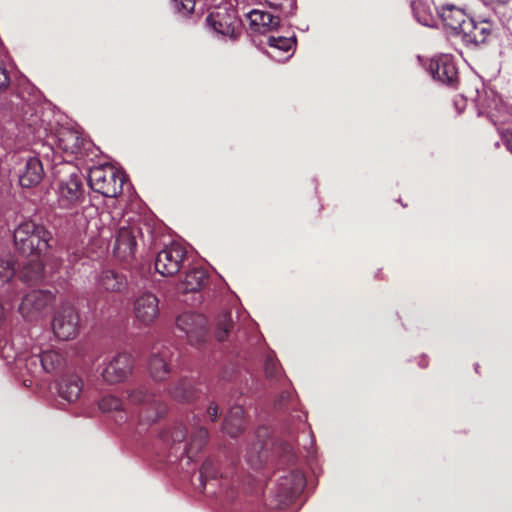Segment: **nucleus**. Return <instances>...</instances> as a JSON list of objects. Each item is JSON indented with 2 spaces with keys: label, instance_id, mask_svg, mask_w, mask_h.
Segmentation results:
<instances>
[{
  "label": "nucleus",
  "instance_id": "1",
  "mask_svg": "<svg viewBox=\"0 0 512 512\" xmlns=\"http://www.w3.org/2000/svg\"><path fill=\"white\" fill-rule=\"evenodd\" d=\"M125 393L127 405L139 407L137 412L139 430L148 428L164 415V404L149 391L146 385L127 388Z\"/></svg>",
  "mask_w": 512,
  "mask_h": 512
},
{
  "label": "nucleus",
  "instance_id": "2",
  "mask_svg": "<svg viewBox=\"0 0 512 512\" xmlns=\"http://www.w3.org/2000/svg\"><path fill=\"white\" fill-rule=\"evenodd\" d=\"M52 235L43 225L34 221L20 223L14 230L16 249L24 255L41 256L50 248Z\"/></svg>",
  "mask_w": 512,
  "mask_h": 512
},
{
  "label": "nucleus",
  "instance_id": "3",
  "mask_svg": "<svg viewBox=\"0 0 512 512\" xmlns=\"http://www.w3.org/2000/svg\"><path fill=\"white\" fill-rule=\"evenodd\" d=\"M60 177L56 185L57 201L62 208H72L84 197L81 175L66 163L59 170Z\"/></svg>",
  "mask_w": 512,
  "mask_h": 512
},
{
  "label": "nucleus",
  "instance_id": "4",
  "mask_svg": "<svg viewBox=\"0 0 512 512\" xmlns=\"http://www.w3.org/2000/svg\"><path fill=\"white\" fill-rule=\"evenodd\" d=\"M90 187L105 197H116L122 191L124 175L112 165H100L90 169Z\"/></svg>",
  "mask_w": 512,
  "mask_h": 512
},
{
  "label": "nucleus",
  "instance_id": "5",
  "mask_svg": "<svg viewBox=\"0 0 512 512\" xmlns=\"http://www.w3.org/2000/svg\"><path fill=\"white\" fill-rule=\"evenodd\" d=\"M133 367L132 356L120 352L105 359L101 377L108 384L121 383L132 374Z\"/></svg>",
  "mask_w": 512,
  "mask_h": 512
},
{
  "label": "nucleus",
  "instance_id": "6",
  "mask_svg": "<svg viewBox=\"0 0 512 512\" xmlns=\"http://www.w3.org/2000/svg\"><path fill=\"white\" fill-rule=\"evenodd\" d=\"M214 32L230 39H236L241 33V23L233 9L219 8L206 19Z\"/></svg>",
  "mask_w": 512,
  "mask_h": 512
},
{
  "label": "nucleus",
  "instance_id": "7",
  "mask_svg": "<svg viewBox=\"0 0 512 512\" xmlns=\"http://www.w3.org/2000/svg\"><path fill=\"white\" fill-rule=\"evenodd\" d=\"M140 235V229L135 224L123 225L119 228L113 253L120 261H129L134 257L137 247V238Z\"/></svg>",
  "mask_w": 512,
  "mask_h": 512
},
{
  "label": "nucleus",
  "instance_id": "8",
  "mask_svg": "<svg viewBox=\"0 0 512 512\" xmlns=\"http://www.w3.org/2000/svg\"><path fill=\"white\" fill-rule=\"evenodd\" d=\"M186 250L179 243H172L161 250L155 260L156 270L163 276H173L182 265Z\"/></svg>",
  "mask_w": 512,
  "mask_h": 512
},
{
  "label": "nucleus",
  "instance_id": "9",
  "mask_svg": "<svg viewBox=\"0 0 512 512\" xmlns=\"http://www.w3.org/2000/svg\"><path fill=\"white\" fill-rule=\"evenodd\" d=\"M52 329L61 340L73 339L79 329V316L72 306H63L55 314Z\"/></svg>",
  "mask_w": 512,
  "mask_h": 512
},
{
  "label": "nucleus",
  "instance_id": "10",
  "mask_svg": "<svg viewBox=\"0 0 512 512\" xmlns=\"http://www.w3.org/2000/svg\"><path fill=\"white\" fill-rule=\"evenodd\" d=\"M53 295L48 291L35 290L26 294L19 305L21 316L27 321L41 318L45 308L52 302Z\"/></svg>",
  "mask_w": 512,
  "mask_h": 512
},
{
  "label": "nucleus",
  "instance_id": "11",
  "mask_svg": "<svg viewBox=\"0 0 512 512\" xmlns=\"http://www.w3.org/2000/svg\"><path fill=\"white\" fill-rule=\"evenodd\" d=\"M177 328L185 333L192 345L202 342L206 337V319L204 316L192 312L180 314L176 319Z\"/></svg>",
  "mask_w": 512,
  "mask_h": 512
},
{
  "label": "nucleus",
  "instance_id": "12",
  "mask_svg": "<svg viewBox=\"0 0 512 512\" xmlns=\"http://www.w3.org/2000/svg\"><path fill=\"white\" fill-rule=\"evenodd\" d=\"M133 311L141 325L149 326L159 317V300L153 293L143 292L135 298Z\"/></svg>",
  "mask_w": 512,
  "mask_h": 512
},
{
  "label": "nucleus",
  "instance_id": "13",
  "mask_svg": "<svg viewBox=\"0 0 512 512\" xmlns=\"http://www.w3.org/2000/svg\"><path fill=\"white\" fill-rule=\"evenodd\" d=\"M23 165L19 168V183L24 188H31L41 183L44 177V168L40 159L28 154L22 158Z\"/></svg>",
  "mask_w": 512,
  "mask_h": 512
},
{
  "label": "nucleus",
  "instance_id": "14",
  "mask_svg": "<svg viewBox=\"0 0 512 512\" xmlns=\"http://www.w3.org/2000/svg\"><path fill=\"white\" fill-rule=\"evenodd\" d=\"M493 25L488 19L469 17L459 34L467 44L478 45L484 43L492 32Z\"/></svg>",
  "mask_w": 512,
  "mask_h": 512
},
{
  "label": "nucleus",
  "instance_id": "15",
  "mask_svg": "<svg viewBox=\"0 0 512 512\" xmlns=\"http://www.w3.org/2000/svg\"><path fill=\"white\" fill-rule=\"evenodd\" d=\"M173 352L169 347H160L149 358L148 370L155 381L165 380L171 371Z\"/></svg>",
  "mask_w": 512,
  "mask_h": 512
},
{
  "label": "nucleus",
  "instance_id": "16",
  "mask_svg": "<svg viewBox=\"0 0 512 512\" xmlns=\"http://www.w3.org/2000/svg\"><path fill=\"white\" fill-rule=\"evenodd\" d=\"M305 479L301 472L291 471L278 479V497L282 503L292 501L304 488Z\"/></svg>",
  "mask_w": 512,
  "mask_h": 512
},
{
  "label": "nucleus",
  "instance_id": "17",
  "mask_svg": "<svg viewBox=\"0 0 512 512\" xmlns=\"http://www.w3.org/2000/svg\"><path fill=\"white\" fill-rule=\"evenodd\" d=\"M438 14L445 27L451 29L458 35L461 33L470 17L463 9L452 4L443 5L439 9Z\"/></svg>",
  "mask_w": 512,
  "mask_h": 512
},
{
  "label": "nucleus",
  "instance_id": "18",
  "mask_svg": "<svg viewBox=\"0 0 512 512\" xmlns=\"http://www.w3.org/2000/svg\"><path fill=\"white\" fill-rule=\"evenodd\" d=\"M429 69L433 78L442 83L452 84L457 79L456 66L449 56L432 59Z\"/></svg>",
  "mask_w": 512,
  "mask_h": 512
},
{
  "label": "nucleus",
  "instance_id": "19",
  "mask_svg": "<svg viewBox=\"0 0 512 512\" xmlns=\"http://www.w3.org/2000/svg\"><path fill=\"white\" fill-rule=\"evenodd\" d=\"M83 380L77 374L64 375L58 384L59 396L69 402H76L83 392Z\"/></svg>",
  "mask_w": 512,
  "mask_h": 512
},
{
  "label": "nucleus",
  "instance_id": "20",
  "mask_svg": "<svg viewBox=\"0 0 512 512\" xmlns=\"http://www.w3.org/2000/svg\"><path fill=\"white\" fill-rule=\"evenodd\" d=\"M249 27L252 32L265 34L279 26V19L262 10H252L247 14Z\"/></svg>",
  "mask_w": 512,
  "mask_h": 512
},
{
  "label": "nucleus",
  "instance_id": "21",
  "mask_svg": "<svg viewBox=\"0 0 512 512\" xmlns=\"http://www.w3.org/2000/svg\"><path fill=\"white\" fill-rule=\"evenodd\" d=\"M58 146L68 154H76L80 151L83 138L77 130L62 127L57 133Z\"/></svg>",
  "mask_w": 512,
  "mask_h": 512
},
{
  "label": "nucleus",
  "instance_id": "22",
  "mask_svg": "<svg viewBox=\"0 0 512 512\" xmlns=\"http://www.w3.org/2000/svg\"><path fill=\"white\" fill-rule=\"evenodd\" d=\"M206 279V272L202 268H193L186 273L179 284V290L184 293L195 292L204 285Z\"/></svg>",
  "mask_w": 512,
  "mask_h": 512
},
{
  "label": "nucleus",
  "instance_id": "23",
  "mask_svg": "<svg viewBox=\"0 0 512 512\" xmlns=\"http://www.w3.org/2000/svg\"><path fill=\"white\" fill-rule=\"evenodd\" d=\"M244 410L241 406L230 409L224 422V431L231 437L238 435L244 427Z\"/></svg>",
  "mask_w": 512,
  "mask_h": 512
},
{
  "label": "nucleus",
  "instance_id": "24",
  "mask_svg": "<svg viewBox=\"0 0 512 512\" xmlns=\"http://www.w3.org/2000/svg\"><path fill=\"white\" fill-rule=\"evenodd\" d=\"M126 284L125 276L114 270H105L99 277V285L107 291H122L126 287Z\"/></svg>",
  "mask_w": 512,
  "mask_h": 512
},
{
  "label": "nucleus",
  "instance_id": "25",
  "mask_svg": "<svg viewBox=\"0 0 512 512\" xmlns=\"http://www.w3.org/2000/svg\"><path fill=\"white\" fill-rule=\"evenodd\" d=\"M189 453L201 449L207 441L208 432L199 424V420L194 419L189 426Z\"/></svg>",
  "mask_w": 512,
  "mask_h": 512
},
{
  "label": "nucleus",
  "instance_id": "26",
  "mask_svg": "<svg viewBox=\"0 0 512 512\" xmlns=\"http://www.w3.org/2000/svg\"><path fill=\"white\" fill-rule=\"evenodd\" d=\"M268 45L271 48L269 52L270 56L278 61L282 60L280 58L281 52H289L294 46V40L292 38L287 37H269Z\"/></svg>",
  "mask_w": 512,
  "mask_h": 512
},
{
  "label": "nucleus",
  "instance_id": "27",
  "mask_svg": "<svg viewBox=\"0 0 512 512\" xmlns=\"http://www.w3.org/2000/svg\"><path fill=\"white\" fill-rule=\"evenodd\" d=\"M63 357L54 350H47L41 352L39 369H44V372H51L62 364Z\"/></svg>",
  "mask_w": 512,
  "mask_h": 512
},
{
  "label": "nucleus",
  "instance_id": "28",
  "mask_svg": "<svg viewBox=\"0 0 512 512\" xmlns=\"http://www.w3.org/2000/svg\"><path fill=\"white\" fill-rule=\"evenodd\" d=\"M16 273V261L11 254L0 256V281H10Z\"/></svg>",
  "mask_w": 512,
  "mask_h": 512
},
{
  "label": "nucleus",
  "instance_id": "29",
  "mask_svg": "<svg viewBox=\"0 0 512 512\" xmlns=\"http://www.w3.org/2000/svg\"><path fill=\"white\" fill-rule=\"evenodd\" d=\"M98 408L103 413H110L114 411H124L125 404L124 402L114 396V395H105L101 397L97 403Z\"/></svg>",
  "mask_w": 512,
  "mask_h": 512
},
{
  "label": "nucleus",
  "instance_id": "30",
  "mask_svg": "<svg viewBox=\"0 0 512 512\" xmlns=\"http://www.w3.org/2000/svg\"><path fill=\"white\" fill-rule=\"evenodd\" d=\"M42 350L35 349L34 352H32L31 355L28 357H25L23 355L17 357L18 364H22V362H25V367L27 370L34 375L40 374L41 372H44V369H39L37 367L40 366V357H41Z\"/></svg>",
  "mask_w": 512,
  "mask_h": 512
},
{
  "label": "nucleus",
  "instance_id": "31",
  "mask_svg": "<svg viewBox=\"0 0 512 512\" xmlns=\"http://www.w3.org/2000/svg\"><path fill=\"white\" fill-rule=\"evenodd\" d=\"M178 401H189L193 397L192 384L189 380H181L171 392Z\"/></svg>",
  "mask_w": 512,
  "mask_h": 512
},
{
  "label": "nucleus",
  "instance_id": "32",
  "mask_svg": "<svg viewBox=\"0 0 512 512\" xmlns=\"http://www.w3.org/2000/svg\"><path fill=\"white\" fill-rule=\"evenodd\" d=\"M232 327V322L229 314H223L217 322L216 337L218 341H224Z\"/></svg>",
  "mask_w": 512,
  "mask_h": 512
},
{
  "label": "nucleus",
  "instance_id": "33",
  "mask_svg": "<svg viewBox=\"0 0 512 512\" xmlns=\"http://www.w3.org/2000/svg\"><path fill=\"white\" fill-rule=\"evenodd\" d=\"M188 429L182 424L175 425L172 431L164 437L165 441H171L172 443H180L186 439Z\"/></svg>",
  "mask_w": 512,
  "mask_h": 512
},
{
  "label": "nucleus",
  "instance_id": "34",
  "mask_svg": "<svg viewBox=\"0 0 512 512\" xmlns=\"http://www.w3.org/2000/svg\"><path fill=\"white\" fill-rule=\"evenodd\" d=\"M174 5L179 13L188 15L195 8V0H175Z\"/></svg>",
  "mask_w": 512,
  "mask_h": 512
},
{
  "label": "nucleus",
  "instance_id": "35",
  "mask_svg": "<svg viewBox=\"0 0 512 512\" xmlns=\"http://www.w3.org/2000/svg\"><path fill=\"white\" fill-rule=\"evenodd\" d=\"M202 480H208L214 477V466L212 462H205L200 472Z\"/></svg>",
  "mask_w": 512,
  "mask_h": 512
},
{
  "label": "nucleus",
  "instance_id": "36",
  "mask_svg": "<svg viewBox=\"0 0 512 512\" xmlns=\"http://www.w3.org/2000/svg\"><path fill=\"white\" fill-rule=\"evenodd\" d=\"M9 85V76L6 69L0 64V90L7 88Z\"/></svg>",
  "mask_w": 512,
  "mask_h": 512
},
{
  "label": "nucleus",
  "instance_id": "37",
  "mask_svg": "<svg viewBox=\"0 0 512 512\" xmlns=\"http://www.w3.org/2000/svg\"><path fill=\"white\" fill-rule=\"evenodd\" d=\"M206 417L214 422L218 418V407L211 403L206 411Z\"/></svg>",
  "mask_w": 512,
  "mask_h": 512
},
{
  "label": "nucleus",
  "instance_id": "38",
  "mask_svg": "<svg viewBox=\"0 0 512 512\" xmlns=\"http://www.w3.org/2000/svg\"><path fill=\"white\" fill-rule=\"evenodd\" d=\"M276 369H277L276 362L273 359H267L266 365H265L266 374L268 376L272 377L275 375Z\"/></svg>",
  "mask_w": 512,
  "mask_h": 512
},
{
  "label": "nucleus",
  "instance_id": "39",
  "mask_svg": "<svg viewBox=\"0 0 512 512\" xmlns=\"http://www.w3.org/2000/svg\"><path fill=\"white\" fill-rule=\"evenodd\" d=\"M36 267H37V271H36V274H35V275H33V276H28V275L26 274V272H25V273H24V277H25V278H27V279H29V280L38 279V278L40 277V275H41L42 265H41V264H37V265H36Z\"/></svg>",
  "mask_w": 512,
  "mask_h": 512
},
{
  "label": "nucleus",
  "instance_id": "40",
  "mask_svg": "<svg viewBox=\"0 0 512 512\" xmlns=\"http://www.w3.org/2000/svg\"><path fill=\"white\" fill-rule=\"evenodd\" d=\"M416 17H417L418 21H419L421 24H423V25H425V26H431V22H432V20L430 19V17L425 16V17H423V18H420V17H419V15H418V12H416Z\"/></svg>",
  "mask_w": 512,
  "mask_h": 512
},
{
  "label": "nucleus",
  "instance_id": "41",
  "mask_svg": "<svg viewBox=\"0 0 512 512\" xmlns=\"http://www.w3.org/2000/svg\"><path fill=\"white\" fill-rule=\"evenodd\" d=\"M5 315H6V312H5V308L3 307V305L0 303V325L3 323L4 319H5Z\"/></svg>",
  "mask_w": 512,
  "mask_h": 512
},
{
  "label": "nucleus",
  "instance_id": "42",
  "mask_svg": "<svg viewBox=\"0 0 512 512\" xmlns=\"http://www.w3.org/2000/svg\"><path fill=\"white\" fill-rule=\"evenodd\" d=\"M489 2L491 3H501V4H504L506 2H508L509 0H488Z\"/></svg>",
  "mask_w": 512,
  "mask_h": 512
},
{
  "label": "nucleus",
  "instance_id": "43",
  "mask_svg": "<svg viewBox=\"0 0 512 512\" xmlns=\"http://www.w3.org/2000/svg\"><path fill=\"white\" fill-rule=\"evenodd\" d=\"M248 461H249L252 465H254V464H255V462H256V460L254 459V457H250V456H248Z\"/></svg>",
  "mask_w": 512,
  "mask_h": 512
},
{
  "label": "nucleus",
  "instance_id": "44",
  "mask_svg": "<svg viewBox=\"0 0 512 512\" xmlns=\"http://www.w3.org/2000/svg\"><path fill=\"white\" fill-rule=\"evenodd\" d=\"M455 105H456V107H457L459 110H461V109H462V108H459V102H458V101H456V102H455Z\"/></svg>",
  "mask_w": 512,
  "mask_h": 512
},
{
  "label": "nucleus",
  "instance_id": "45",
  "mask_svg": "<svg viewBox=\"0 0 512 512\" xmlns=\"http://www.w3.org/2000/svg\"><path fill=\"white\" fill-rule=\"evenodd\" d=\"M89 210H90L91 212H96V209H95L94 207H90V208H89Z\"/></svg>",
  "mask_w": 512,
  "mask_h": 512
},
{
  "label": "nucleus",
  "instance_id": "46",
  "mask_svg": "<svg viewBox=\"0 0 512 512\" xmlns=\"http://www.w3.org/2000/svg\"><path fill=\"white\" fill-rule=\"evenodd\" d=\"M508 148L512 150V145L508 143Z\"/></svg>",
  "mask_w": 512,
  "mask_h": 512
}]
</instances>
